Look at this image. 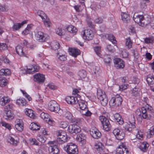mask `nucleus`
Wrapping results in <instances>:
<instances>
[{
  "instance_id": "f257e3e1",
  "label": "nucleus",
  "mask_w": 154,
  "mask_h": 154,
  "mask_svg": "<svg viewBox=\"0 0 154 154\" xmlns=\"http://www.w3.org/2000/svg\"><path fill=\"white\" fill-rule=\"evenodd\" d=\"M65 149L68 154H78V153L77 146L72 143H68Z\"/></svg>"
},
{
  "instance_id": "f03ea898",
  "label": "nucleus",
  "mask_w": 154,
  "mask_h": 154,
  "mask_svg": "<svg viewBox=\"0 0 154 154\" xmlns=\"http://www.w3.org/2000/svg\"><path fill=\"white\" fill-rule=\"evenodd\" d=\"M122 101L121 97L119 95H117L111 98L109 102V104L112 107H116L121 104Z\"/></svg>"
},
{
  "instance_id": "7ed1b4c3",
  "label": "nucleus",
  "mask_w": 154,
  "mask_h": 154,
  "mask_svg": "<svg viewBox=\"0 0 154 154\" xmlns=\"http://www.w3.org/2000/svg\"><path fill=\"white\" fill-rule=\"evenodd\" d=\"M68 138L66 133L63 131H58L57 134V142L59 144L62 143L67 142Z\"/></svg>"
},
{
  "instance_id": "20e7f679",
  "label": "nucleus",
  "mask_w": 154,
  "mask_h": 154,
  "mask_svg": "<svg viewBox=\"0 0 154 154\" xmlns=\"http://www.w3.org/2000/svg\"><path fill=\"white\" fill-rule=\"evenodd\" d=\"M99 119L103 125L104 130L107 131H109L111 129V125L109 120L104 116H100Z\"/></svg>"
},
{
  "instance_id": "39448f33",
  "label": "nucleus",
  "mask_w": 154,
  "mask_h": 154,
  "mask_svg": "<svg viewBox=\"0 0 154 154\" xmlns=\"http://www.w3.org/2000/svg\"><path fill=\"white\" fill-rule=\"evenodd\" d=\"M48 109L51 111L57 112L60 108L58 104L54 100L50 101L48 105Z\"/></svg>"
},
{
  "instance_id": "423d86ee",
  "label": "nucleus",
  "mask_w": 154,
  "mask_h": 154,
  "mask_svg": "<svg viewBox=\"0 0 154 154\" xmlns=\"http://www.w3.org/2000/svg\"><path fill=\"white\" fill-rule=\"evenodd\" d=\"M133 20L135 23L143 27L146 26L148 24L144 22V17L142 15H137L136 17H134Z\"/></svg>"
},
{
  "instance_id": "0eeeda50",
  "label": "nucleus",
  "mask_w": 154,
  "mask_h": 154,
  "mask_svg": "<svg viewBox=\"0 0 154 154\" xmlns=\"http://www.w3.org/2000/svg\"><path fill=\"white\" fill-rule=\"evenodd\" d=\"M113 133L116 138L118 140H121L123 139L125 137V134L124 131L118 128L114 129Z\"/></svg>"
},
{
  "instance_id": "6e6552de",
  "label": "nucleus",
  "mask_w": 154,
  "mask_h": 154,
  "mask_svg": "<svg viewBox=\"0 0 154 154\" xmlns=\"http://www.w3.org/2000/svg\"><path fill=\"white\" fill-rule=\"evenodd\" d=\"M68 131L71 134H77L81 131L80 128L75 124L70 125L69 126Z\"/></svg>"
},
{
  "instance_id": "1a4fd4ad",
  "label": "nucleus",
  "mask_w": 154,
  "mask_h": 154,
  "mask_svg": "<svg viewBox=\"0 0 154 154\" xmlns=\"http://www.w3.org/2000/svg\"><path fill=\"white\" fill-rule=\"evenodd\" d=\"M93 36V34L91 29H88L84 31L83 38L84 39L89 40L91 39Z\"/></svg>"
},
{
  "instance_id": "9d476101",
  "label": "nucleus",
  "mask_w": 154,
  "mask_h": 154,
  "mask_svg": "<svg viewBox=\"0 0 154 154\" xmlns=\"http://www.w3.org/2000/svg\"><path fill=\"white\" fill-rule=\"evenodd\" d=\"M116 152L119 154H127L129 152L126 146L123 143L117 147Z\"/></svg>"
},
{
  "instance_id": "9b49d317",
  "label": "nucleus",
  "mask_w": 154,
  "mask_h": 154,
  "mask_svg": "<svg viewBox=\"0 0 154 154\" xmlns=\"http://www.w3.org/2000/svg\"><path fill=\"white\" fill-rule=\"evenodd\" d=\"M114 63L115 67L117 69H122L125 66L124 62L120 58H116Z\"/></svg>"
},
{
  "instance_id": "f8f14e48",
  "label": "nucleus",
  "mask_w": 154,
  "mask_h": 154,
  "mask_svg": "<svg viewBox=\"0 0 154 154\" xmlns=\"http://www.w3.org/2000/svg\"><path fill=\"white\" fill-rule=\"evenodd\" d=\"M97 98L99 99L101 102V104L105 106H106L108 103V100L106 95L104 94H99L98 93L97 94Z\"/></svg>"
},
{
  "instance_id": "ddd939ff",
  "label": "nucleus",
  "mask_w": 154,
  "mask_h": 154,
  "mask_svg": "<svg viewBox=\"0 0 154 154\" xmlns=\"http://www.w3.org/2000/svg\"><path fill=\"white\" fill-rule=\"evenodd\" d=\"M34 80L39 83L44 82L45 79V75L40 73H37L34 75Z\"/></svg>"
},
{
  "instance_id": "4468645a",
  "label": "nucleus",
  "mask_w": 154,
  "mask_h": 154,
  "mask_svg": "<svg viewBox=\"0 0 154 154\" xmlns=\"http://www.w3.org/2000/svg\"><path fill=\"white\" fill-rule=\"evenodd\" d=\"M16 51L17 53L20 56L27 57V52L23 50L22 46H17L16 48Z\"/></svg>"
},
{
  "instance_id": "2eb2a0df",
  "label": "nucleus",
  "mask_w": 154,
  "mask_h": 154,
  "mask_svg": "<svg viewBox=\"0 0 154 154\" xmlns=\"http://www.w3.org/2000/svg\"><path fill=\"white\" fill-rule=\"evenodd\" d=\"M66 102L69 104H75L78 102V100L76 97L73 96H67L66 98Z\"/></svg>"
},
{
  "instance_id": "dca6fc26",
  "label": "nucleus",
  "mask_w": 154,
  "mask_h": 154,
  "mask_svg": "<svg viewBox=\"0 0 154 154\" xmlns=\"http://www.w3.org/2000/svg\"><path fill=\"white\" fill-rule=\"evenodd\" d=\"M36 36L37 40L39 42H43L46 41V38L43 33L41 31H38L37 32Z\"/></svg>"
},
{
  "instance_id": "f3484780",
  "label": "nucleus",
  "mask_w": 154,
  "mask_h": 154,
  "mask_svg": "<svg viewBox=\"0 0 154 154\" xmlns=\"http://www.w3.org/2000/svg\"><path fill=\"white\" fill-rule=\"evenodd\" d=\"M48 151L53 154H58L59 152L58 146L55 145L50 146L48 147Z\"/></svg>"
},
{
  "instance_id": "a211bd4d",
  "label": "nucleus",
  "mask_w": 154,
  "mask_h": 154,
  "mask_svg": "<svg viewBox=\"0 0 154 154\" xmlns=\"http://www.w3.org/2000/svg\"><path fill=\"white\" fill-rule=\"evenodd\" d=\"M16 122L17 123L15 125L16 128L18 131H22L23 130V126L22 120L19 119H17Z\"/></svg>"
},
{
  "instance_id": "6ab92c4d",
  "label": "nucleus",
  "mask_w": 154,
  "mask_h": 154,
  "mask_svg": "<svg viewBox=\"0 0 154 154\" xmlns=\"http://www.w3.org/2000/svg\"><path fill=\"white\" fill-rule=\"evenodd\" d=\"M90 134L93 138L97 139L99 138L101 135V133L97 129L93 130L90 132Z\"/></svg>"
},
{
  "instance_id": "aec40b11",
  "label": "nucleus",
  "mask_w": 154,
  "mask_h": 154,
  "mask_svg": "<svg viewBox=\"0 0 154 154\" xmlns=\"http://www.w3.org/2000/svg\"><path fill=\"white\" fill-rule=\"evenodd\" d=\"M69 54L75 57L80 53V51L75 48H69Z\"/></svg>"
},
{
  "instance_id": "412c9836",
  "label": "nucleus",
  "mask_w": 154,
  "mask_h": 154,
  "mask_svg": "<svg viewBox=\"0 0 154 154\" xmlns=\"http://www.w3.org/2000/svg\"><path fill=\"white\" fill-rule=\"evenodd\" d=\"M3 118L7 120H12L14 118V114L11 111L5 112Z\"/></svg>"
},
{
  "instance_id": "4be33fe9",
  "label": "nucleus",
  "mask_w": 154,
  "mask_h": 154,
  "mask_svg": "<svg viewBox=\"0 0 154 154\" xmlns=\"http://www.w3.org/2000/svg\"><path fill=\"white\" fill-rule=\"evenodd\" d=\"M40 116L41 118L43 119H48V120H46V121H48L50 124L52 123L53 121L49 118L50 116L48 113H45L44 112H42L40 114Z\"/></svg>"
},
{
  "instance_id": "5701e85b",
  "label": "nucleus",
  "mask_w": 154,
  "mask_h": 154,
  "mask_svg": "<svg viewBox=\"0 0 154 154\" xmlns=\"http://www.w3.org/2000/svg\"><path fill=\"white\" fill-rule=\"evenodd\" d=\"M122 20L125 23H128L129 21L130 17L129 15L126 13L123 12L121 14Z\"/></svg>"
},
{
  "instance_id": "b1692460",
  "label": "nucleus",
  "mask_w": 154,
  "mask_h": 154,
  "mask_svg": "<svg viewBox=\"0 0 154 154\" xmlns=\"http://www.w3.org/2000/svg\"><path fill=\"white\" fill-rule=\"evenodd\" d=\"M114 117L116 122H119V124L122 125L124 121L123 119L119 113L115 114L114 115Z\"/></svg>"
},
{
  "instance_id": "393cba45",
  "label": "nucleus",
  "mask_w": 154,
  "mask_h": 154,
  "mask_svg": "<svg viewBox=\"0 0 154 154\" xmlns=\"http://www.w3.org/2000/svg\"><path fill=\"white\" fill-rule=\"evenodd\" d=\"M25 113L26 115L28 116L31 119H34L35 116L33 112V111L31 109H26Z\"/></svg>"
},
{
  "instance_id": "a878e982",
  "label": "nucleus",
  "mask_w": 154,
  "mask_h": 154,
  "mask_svg": "<svg viewBox=\"0 0 154 154\" xmlns=\"http://www.w3.org/2000/svg\"><path fill=\"white\" fill-rule=\"evenodd\" d=\"M146 81L149 85L154 84V76L152 75H149L146 78Z\"/></svg>"
},
{
  "instance_id": "bb28decb",
  "label": "nucleus",
  "mask_w": 154,
  "mask_h": 154,
  "mask_svg": "<svg viewBox=\"0 0 154 154\" xmlns=\"http://www.w3.org/2000/svg\"><path fill=\"white\" fill-rule=\"evenodd\" d=\"M7 84V80L4 77L0 76V86L4 87Z\"/></svg>"
},
{
  "instance_id": "cd10ccee",
  "label": "nucleus",
  "mask_w": 154,
  "mask_h": 154,
  "mask_svg": "<svg viewBox=\"0 0 154 154\" xmlns=\"http://www.w3.org/2000/svg\"><path fill=\"white\" fill-rule=\"evenodd\" d=\"M26 23V20H24L21 23H16L13 26V29H15L16 30H17L19 29L24 24Z\"/></svg>"
},
{
  "instance_id": "c85d7f7f",
  "label": "nucleus",
  "mask_w": 154,
  "mask_h": 154,
  "mask_svg": "<svg viewBox=\"0 0 154 154\" xmlns=\"http://www.w3.org/2000/svg\"><path fill=\"white\" fill-rule=\"evenodd\" d=\"M30 128L32 130H40V126L36 123H31L29 126Z\"/></svg>"
},
{
  "instance_id": "c756f323",
  "label": "nucleus",
  "mask_w": 154,
  "mask_h": 154,
  "mask_svg": "<svg viewBox=\"0 0 154 154\" xmlns=\"http://www.w3.org/2000/svg\"><path fill=\"white\" fill-rule=\"evenodd\" d=\"M78 75L80 77L79 79L82 80L85 78L86 76V72L85 70H82L79 71Z\"/></svg>"
},
{
  "instance_id": "7c9ffc66",
  "label": "nucleus",
  "mask_w": 154,
  "mask_h": 154,
  "mask_svg": "<svg viewBox=\"0 0 154 154\" xmlns=\"http://www.w3.org/2000/svg\"><path fill=\"white\" fill-rule=\"evenodd\" d=\"M79 105V107L82 110H87V107L86 105L85 104L84 101H78Z\"/></svg>"
},
{
  "instance_id": "2f4dec72",
  "label": "nucleus",
  "mask_w": 154,
  "mask_h": 154,
  "mask_svg": "<svg viewBox=\"0 0 154 154\" xmlns=\"http://www.w3.org/2000/svg\"><path fill=\"white\" fill-rule=\"evenodd\" d=\"M147 145H148V144L146 142H143L140 146V148L142 151L145 152L147 149Z\"/></svg>"
},
{
  "instance_id": "473e14b6",
  "label": "nucleus",
  "mask_w": 154,
  "mask_h": 154,
  "mask_svg": "<svg viewBox=\"0 0 154 154\" xmlns=\"http://www.w3.org/2000/svg\"><path fill=\"white\" fill-rule=\"evenodd\" d=\"M85 135L81 134L77 135L76 139L78 141L81 142L85 140Z\"/></svg>"
},
{
  "instance_id": "72a5a7b5",
  "label": "nucleus",
  "mask_w": 154,
  "mask_h": 154,
  "mask_svg": "<svg viewBox=\"0 0 154 154\" xmlns=\"http://www.w3.org/2000/svg\"><path fill=\"white\" fill-rule=\"evenodd\" d=\"M10 101V100L8 99L7 97L4 96L1 100L0 102L2 105H4L6 103H8Z\"/></svg>"
},
{
  "instance_id": "f704fd0d",
  "label": "nucleus",
  "mask_w": 154,
  "mask_h": 154,
  "mask_svg": "<svg viewBox=\"0 0 154 154\" xmlns=\"http://www.w3.org/2000/svg\"><path fill=\"white\" fill-rule=\"evenodd\" d=\"M38 14L40 16L43 20L45 19L47 17V15L45 13L41 11H38L37 12Z\"/></svg>"
},
{
  "instance_id": "c9c22d12",
  "label": "nucleus",
  "mask_w": 154,
  "mask_h": 154,
  "mask_svg": "<svg viewBox=\"0 0 154 154\" xmlns=\"http://www.w3.org/2000/svg\"><path fill=\"white\" fill-rule=\"evenodd\" d=\"M16 103L18 105H21L22 106H24L26 104V101L24 99H17L16 102Z\"/></svg>"
},
{
  "instance_id": "e433bc0d",
  "label": "nucleus",
  "mask_w": 154,
  "mask_h": 154,
  "mask_svg": "<svg viewBox=\"0 0 154 154\" xmlns=\"http://www.w3.org/2000/svg\"><path fill=\"white\" fill-rule=\"evenodd\" d=\"M126 46L128 48H130L132 47V42H131L130 38L126 39Z\"/></svg>"
},
{
  "instance_id": "4c0bfd02",
  "label": "nucleus",
  "mask_w": 154,
  "mask_h": 154,
  "mask_svg": "<svg viewBox=\"0 0 154 154\" xmlns=\"http://www.w3.org/2000/svg\"><path fill=\"white\" fill-rule=\"evenodd\" d=\"M107 37L108 39L110 40L111 41H112V42L113 44H115L116 41V40L115 37L112 35L111 34H107Z\"/></svg>"
},
{
  "instance_id": "58836bf2",
  "label": "nucleus",
  "mask_w": 154,
  "mask_h": 154,
  "mask_svg": "<svg viewBox=\"0 0 154 154\" xmlns=\"http://www.w3.org/2000/svg\"><path fill=\"white\" fill-rule=\"evenodd\" d=\"M52 47L54 50H56L59 48L60 44L57 42H54L52 43Z\"/></svg>"
},
{
  "instance_id": "ea45409f",
  "label": "nucleus",
  "mask_w": 154,
  "mask_h": 154,
  "mask_svg": "<svg viewBox=\"0 0 154 154\" xmlns=\"http://www.w3.org/2000/svg\"><path fill=\"white\" fill-rule=\"evenodd\" d=\"M8 141L9 143H10L11 144L14 145L15 146H17V143H18V142L17 140H15L13 138L11 137H10V138H8Z\"/></svg>"
},
{
  "instance_id": "a19ab883",
  "label": "nucleus",
  "mask_w": 154,
  "mask_h": 154,
  "mask_svg": "<svg viewBox=\"0 0 154 154\" xmlns=\"http://www.w3.org/2000/svg\"><path fill=\"white\" fill-rule=\"evenodd\" d=\"M138 89L136 87L134 88L132 91V94L134 97L137 96L139 94Z\"/></svg>"
},
{
  "instance_id": "79ce46f5",
  "label": "nucleus",
  "mask_w": 154,
  "mask_h": 154,
  "mask_svg": "<svg viewBox=\"0 0 154 154\" xmlns=\"http://www.w3.org/2000/svg\"><path fill=\"white\" fill-rule=\"evenodd\" d=\"M104 60L105 63L109 65L112 60L110 57L108 55L105 56L104 58Z\"/></svg>"
},
{
  "instance_id": "37998d69",
  "label": "nucleus",
  "mask_w": 154,
  "mask_h": 154,
  "mask_svg": "<svg viewBox=\"0 0 154 154\" xmlns=\"http://www.w3.org/2000/svg\"><path fill=\"white\" fill-rule=\"evenodd\" d=\"M100 47L99 46H96L95 47L94 50L95 52L97 55L99 57H100L101 55L100 52Z\"/></svg>"
},
{
  "instance_id": "c03bdc74",
  "label": "nucleus",
  "mask_w": 154,
  "mask_h": 154,
  "mask_svg": "<svg viewBox=\"0 0 154 154\" xmlns=\"http://www.w3.org/2000/svg\"><path fill=\"white\" fill-rule=\"evenodd\" d=\"M31 69L32 70V71L30 72L32 73V74H33L35 72H37L39 70V67L36 65L32 66Z\"/></svg>"
},
{
  "instance_id": "a18cd8bd",
  "label": "nucleus",
  "mask_w": 154,
  "mask_h": 154,
  "mask_svg": "<svg viewBox=\"0 0 154 154\" xmlns=\"http://www.w3.org/2000/svg\"><path fill=\"white\" fill-rule=\"evenodd\" d=\"M142 117L144 119H147L148 120H150L151 118V114L147 113L143 114Z\"/></svg>"
},
{
  "instance_id": "49530a36",
  "label": "nucleus",
  "mask_w": 154,
  "mask_h": 154,
  "mask_svg": "<svg viewBox=\"0 0 154 154\" xmlns=\"http://www.w3.org/2000/svg\"><path fill=\"white\" fill-rule=\"evenodd\" d=\"M64 116L67 119L70 120L72 119V114L69 112H66L64 114Z\"/></svg>"
},
{
  "instance_id": "de8ad7c7",
  "label": "nucleus",
  "mask_w": 154,
  "mask_h": 154,
  "mask_svg": "<svg viewBox=\"0 0 154 154\" xmlns=\"http://www.w3.org/2000/svg\"><path fill=\"white\" fill-rule=\"evenodd\" d=\"M154 40V38L152 37L146 38L145 39V42L147 44L152 43Z\"/></svg>"
},
{
  "instance_id": "09e8293b",
  "label": "nucleus",
  "mask_w": 154,
  "mask_h": 154,
  "mask_svg": "<svg viewBox=\"0 0 154 154\" xmlns=\"http://www.w3.org/2000/svg\"><path fill=\"white\" fill-rule=\"evenodd\" d=\"M38 140L42 143H44L46 140V138L41 136H38L37 137Z\"/></svg>"
},
{
  "instance_id": "8fccbe9b",
  "label": "nucleus",
  "mask_w": 154,
  "mask_h": 154,
  "mask_svg": "<svg viewBox=\"0 0 154 154\" xmlns=\"http://www.w3.org/2000/svg\"><path fill=\"white\" fill-rule=\"evenodd\" d=\"M7 45L6 44L3 43H0V51L6 49Z\"/></svg>"
},
{
  "instance_id": "3c124183",
  "label": "nucleus",
  "mask_w": 154,
  "mask_h": 154,
  "mask_svg": "<svg viewBox=\"0 0 154 154\" xmlns=\"http://www.w3.org/2000/svg\"><path fill=\"white\" fill-rule=\"evenodd\" d=\"M72 28H74V31H77V29L76 28L72 25H69V26H68V27L67 28V29L69 32L71 33H72Z\"/></svg>"
},
{
  "instance_id": "603ef678",
  "label": "nucleus",
  "mask_w": 154,
  "mask_h": 154,
  "mask_svg": "<svg viewBox=\"0 0 154 154\" xmlns=\"http://www.w3.org/2000/svg\"><path fill=\"white\" fill-rule=\"evenodd\" d=\"M44 21V23L45 26L47 27H50V22L49 21V19L47 17L45 18V19L43 20Z\"/></svg>"
},
{
  "instance_id": "864d4df0",
  "label": "nucleus",
  "mask_w": 154,
  "mask_h": 154,
  "mask_svg": "<svg viewBox=\"0 0 154 154\" xmlns=\"http://www.w3.org/2000/svg\"><path fill=\"white\" fill-rule=\"evenodd\" d=\"M147 109V114H148L150 113L151 114L152 116V115L154 113L153 110V109L150 106L149 107H148Z\"/></svg>"
},
{
  "instance_id": "5fc2aeb1",
  "label": "nucleus",
  "mask_w": 154,
  "mask_h": 154,
  "mask_svg": "<svg viewBox=\"0 0 154 154\" xmlns=\"http://www.w3.org/2000/svg\"><path fill=\"white\" fill-rule=\"evenodd\" d=\"M57 57L61 61H65L66 60V57L64 54H60L59 57L58 55Z\"/></svg>"
},
{
  "instance_id": "6e6d98bb",
  "label": "nucleus",
  "mask_w": 154,
  "mask_h": 154,
  "mask_svg": "<svg viewBox=\"0 0 154 154\" xmlns=\"http://www.w3.org/2000/svg\"><path fill=\"white\" fill-rule=\"evenodd\" d=\"M107 49L109 52H113L115 51L113 47L111 45H109L107 46Z\"/></svg>"
},
{
  "instance_id": "4d7b16f0",
  "label": "nucleus",
  "mask_w": 154,
  "mask_h": 154,
  "mask_svg": "<svg viewBox=\"0 0 154 154\" xmlns=\"http://www.w3.org/2000/svg\"><path fill=\"white\" fill-rule=\"evenodd\" d=\"M60 127L65 128L67 127L68 124L66 122H63L60 123Z\"/></svg>"
},
{
  "instance_id": "13d9d810",
  "label": "nucleus",
  "mask_w": 154,
  "mask_h": 154,
  "mask_svg": "<svg viewBox=\"0 0 154 154\" xmlns=\"http://www.w3.org/2000/svg\"><path fill=\"white\" fill-rule=\"evenodd\" d=\"M103 21V19L101 18H96L94 21V22L96 23L100 24L102 23Z\"/></svg>"
},
{
  "instance_id": "bf43d9fd",
  "label": "nucleus",
  "mask_w": 154,
  "mask_h": 154,
  "mask_svg": "<svg viewBox=\"0 0 154 154\" xmlns=\"http://www.w3.org/2000/svg\"><path fill=\"white\" fill-rule=\"evenodd\" d=\"M30 143L31 145H39V143L37 142V140L35 139H32L30 140Z\"/></svg>"
},
{
  "instance_id": "052dcab7",
  "label": "nucleus",
  "mask_w": 154,
  "mask_h": 154,
  "mask_svg": "<svg viewBox=\"0 0 154 154\" xmlns=\"http://www.w3.org/2000/svg\"><path fill=\"white\" fill-rule=\"evenodd\" d=\"M2 126L5 127L9 130L11 129V126L9 124L4 122H2Z\"/></svg>"
},
{
  "instance_id": "680f3d73",
  "label": "nucleus",
  "mask_w": 154,
  "mask_h": 154,
  "mask_svg": "<svg viewBox=\"0 0 154 154\" xmlns=\"http://www.w3.org/2000/svg\"><path fill=\"white\" fill-rule=\"evenodd\" d=\"M62 29H61L58 28L56 31V33L59 35H64L63 32H62Z\"/></svg>"
},
{
  "instance_id": "e2e57ef3",
  "label": "nucleus",
  "mask_w": 154,
  "mask_h": 154,
  "mask_svg": "<svg viewBox=\"0 0 154 154\" xmlns=\"http://www.w3.org/2000/svg\"><path fill=\"white\" fill-rule=\"evenodd\" d=\"M48 87L50 89L52 90H54L57 89V87L52 84H48Z\"/></svg>"
},
{
  "instance_id": "0e129e2a",
  "label": "nucleus",
  "mask_w": 154,
  "mask_h": 154,
  "mask_svg": "<svg viewBox=\"0 0 154 154\" xmlns=\"http://www.w3.org/2000/svg\"><path fill=\"white\" fill-rule=\"evenodd\" d=\"M12 107V106L10 105H8L5 107V112L11 111L10 109Z\"/></svg>"
},
{
  "instance_id": "69168bd1",
  "label": "nucleus",
  "mask_w": 154,
  "mask_h": 154,
  "mask_svg": "<svg viewBox=\"0 0 154 154\" xmlns=\"http://www.w3.org/2000/svg\"><path fill=\"white\" fill-rule=\"evenodd\" d=\"M133 55L134 56V58L137 59L138 57V54L136 50H134L132 52Z\"/></svg>"
},
{
  "instance_id": "338daca9",
  "label": "nucleus",
  "mask_w": 154,
  "mask_h": 154,
  "mask_svg": "<svg viewBox=\"0 0 154 154\" xmlns=\"http://www.w3.org/2000/svg\"><path fill=\"white\" fill-rule=\"evenodd\" d=\"M149 135H154V126L151 127L149 129Z\"/></svg>"
},
{
  "instance_id": "774afa93",
  "label": "nucleus",
  "mask_w": 154,
  "mask_h": 154,
  "mask_svg": "<svg viewBox=\"0 0 154 154\" xmlns=\"http://www.w3.org/2000/svg\"><path fill=\"white\" fill-rule=\"evenodd\" d=\"M85 111H86V112H85V113H84V115H85L86 116H90L91 114H92L88 110V108H87V110H85Z\"/></svg>"
}]
</instances>
